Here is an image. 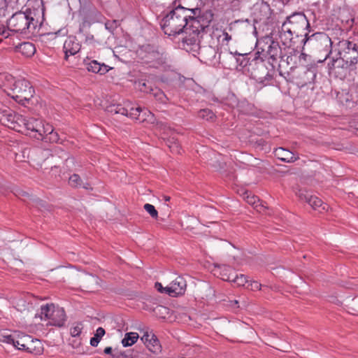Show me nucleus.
Listing matches in <instances>:
<instances>
[{
    "instance_id": "f257e3e1",
    "label": "nucleus",
    "mask_w": 358,
    "mask_h": 358,
    "mask_svg": "<svg viewBox=\"0 0 358 358\" xmlns=\"http://www.w3.org/2000/svg\"><path fill=\"white\" fill-rule=\"evenodd\" d=\"M198 12V8L188 9L181 6H176L162 18L161 28L169 36L184 33L185 36L182 39L184 47L185 45L199 46L206 27L196 18Z\"/></svg>"
},
{
    "instance_id": "f03ea898",
    "label": "nucleus",
    "mask_w": 358,
    "mask_h": 358,
    "mask_svg": "<svg viewBox=\"0 0 358 358\" xmlns=\"http://www.w3.org/2000/svg\"><path fill=\"white\" fill-rule=\"evenodd\" d=\"M310 27L309 22L303 13H294L287 17L286 20L282 23L280 31V38L283 44L292 41L293 36H296Z\"/></svg>"
},
{
    "instance_id": "7ed1b4c3",
    "label": "nucleus",
    "mask_w": 358,
    "mask_h": 358,
    "mask_svg": "<svg viewBox=\"0 0 358 358\" xmlns=\"http://www.w3.org/2000/svg\"><path fill=\"white\" fill-rule=\"evenodd\" d=\"M242 56L244 57V55ZM249 59L243 57L240 64L244 67L248 66V70L250 71L251 77L257 82L266 85L267 83L265 82L271 80L272 76L267 69L264 59L259 55H255L250 62Z\"/></svg>"
},
{
    "instance_id": "20e7f679",
    "label": "nucleus",
    "mask_w": 358,
    "mask_h": 358,
    "mask_svg": "<svg viewBox=\"0 0 358 358\" xmlns=\"http://www.w3.org/2000/svg\"><path fill=\"white\" fill-rule=\"evenodd\" d=\"M140 59L153 67H157L166 63L167 54L159 46L152 44H145L137 51Z\"/></svg>"
},
{
    "instance_id": "39448f33",
    "label": "nucleus",
    "mask_w": 358,
    "mask_h": 358,
    "mask_svg": "<svg viewBox=\"0 0 358 358\" xmlns=\"http://www.w3.org/2000/svg\"><path fill=\"white\" fill-rule=\"evenodd\" d=\"M10 92L8 94L15 101L25 105L33 96L34 90L30 83L25 79L15 80L11 78Z\"/></svg>"
},
{
    "instance_id": "423d86ee",
    "label": "nucleus",
    "mask_w": 358,
    "mask_h": 358,
    "mask_svg": "<svg viewBox=\"0 0 358 358\" xmlns=\"http://www.w3.org/2000/svg\"><path fill=\"white\" fill-rule=\"evenodd\" d=\"M30 14V12H17L13 14L7 22L8 29L12 32L21 34L34 31L36 27V22Z\"/></svg>"
},
{
    "instance_id": "0eeeda50",
    "label": "nucleus",
    "mask_w": 358,
    "mask_h": 358,
    "mask_svg": "<svg viewBox=\"0 0 358 358\" xmlns=\"http://www.w3.org/2000/svg\"><path fill=\"white\" fill-rule=\"evenodd\" d=\"M0 341L13 345L18 350H25L29 352H34L31 348V344L36 343L41 345L38 340L34 341L31 336L18 331H14L12 334L4 332L0 335Z\"/></svg>"
},
{
    "instance_id": "6e6552de",
    "label": "nucleus",
    "mask_w": 358,
    "mask_h": 358,
    "mask_svg": "<svg viewBox=\"0 0 358 358\" xmlns=\"http://www.w3.org/2000/svg\"><path fill=\"white\" fill-rule=\"evenodd\" d=\"M40 317L41 320H48L50 325L59 327H63L66 320L64 308L56 306L53 303L41 306Z\"/></svg>"
},
{
    "instance_id": "1a4fd4ad",
    "label": "nucleus",
    "mask_w": 358,
    "mask_h": 358,
    "mask_svg": "<svg viewBox=\"0 0 358 358\" xmlns=\"http://www.w3.org/2000/svg\"><path fill=\"white\" fill-rule=\"evenodd\" d=\"M304 45H308L315 48L320 52H324L327 53L325 59L331 52V48L332 42L329 36L324 32H317L310 36L307 33L305 34V38L303 39Z\"/></svg>"
},
{
    "instance_id": "9d476101",
    "label": "nucleus",
    "mask_w": 358,
    "mask_h": 358,
    "mask_svg": "<svg viewBox=\"0 0 358 358\" xmlns=\"http://www.w3.org/2000/svg\"><path fill=\"white\" fill-rule=\"evenodd\" d=\"M339 56L344 57L345 61L351 60V63L358 62V40L355 37L342 40L338 43Z\"/></svg>"
},
{
    "instance_id": "9b49d317",
    "label": "nucleus",
    "mask_w": 358,
    "mask_h": 358,
    "mask_svg": "<svg viewBox=\"0 0 358 358\" xmlns=\"http://www.w3.org/2000/svg\"><path fill=\"white\" fill-rule=\"evenodd\" d=\"M296 194L301 201L308 203L314 210H317L320 213L328 210L329 206L327 203L317 196L310 194L306 189H299L296 192Z\"/></svg>"
},
{
    "instance_id": "f8f14e48",
    "label": "nucleus",
    "mask_w": 358,
    "mask_h": 358,
    "mask_svg": "<svg viewBox=\"0 0 358 358\" xmlns=\"http://www.w3.org/2000/svg\"><path fill=\"white\" fill-rule=\"evenodd\" d=\"M44 124L42 121L34 117L27 119L24 131L27 135L39 140L41 138V132L44 129Z\"/></svg>"
},
{
    "instance_id": "ddd939ff",
    "label": "nucleus",
    "mask_w": 358,
    "mask_h": 358,
    "mask_svg": "<svg viewBox=\"0 0 358 358\" xmlns=\"http://www.w3.org/2000/svg\"><path fill=\"white\" fill-rule=\"evenodd\" d=\"M270 44L266 46V48H262V52L257 51L255 55L263 54L264 56L268 55L273 62H277L278 59H281L282 56V49L279 43L269 39Z\"/></svg>"
},
{
    "instance_id": "4468645a",
    "label": "nucleus",
    "mask_w": 358,
    "mask_h": 358,
    "mask_svg": "<svg viewBox=\"0 0 358 358\" xmlns=\"http://www.w3.org/2000/svg\"><path fill=\"white\" fill-rule=\"evenodd\" d=\"M299 55H297V50L292 49L287 55H282L279 61V68L294 70L299 64Z\"/></svg>"
},
{
    "instance_id": "2eb2a0df",
    "label": "nucleus",
    "mask_w": 358,
    "mask_h": 358,
    "mask_svg": "<svg viewBox=\"0 0 358 358\" xmlns=\"http://www.w3.org/2000/svg\"><path fill=\"white\" fill-rule=\"evenodd\" d=\"M81 48L78 40L76 36H70L64 41L63 51L65 54L64 59L68 60L69 56L77 54Z\"/></svg>"
},
{
    "instance_id": "dca6fc26",
    "label": "nucleus",
    "mask_w": 358,
    "mask_h": 358,
    "mask_svg": "<svg viewBox=\"0 0 358 358\" xmlns=\"http://www.w3.org/2000/svg\"><path fill=\"white\" fill-rule=\"evenodd\" d=\"M186 287V280L182 277L178 276L173 280L170 286H169V290H166L167 294L171 296H176L182 294L185 292Z\"/></svg>"
},
{
    "instance_id": "f3484780",
    "label": "nucleus",
    "mask_w": 358,
    "mask_h": 358,
    "mask_svg": "<svg viewBox=\"0 0 358 358\" xmlns=\"http://www.w3.org/2000/svg\"><path fill=\"white\" fill-rule=\"evenodd\" d=\"M84 66L88 71L100 75L106 74L112 69L103 63L101 64L96 60H91L88 58L84 60Z\"/></svg>"
},
{
    "instance_id": "a211bd4d",
    "label": "nucleus",
    "mask_w": 358,
    "mask_h": 358,
    "mask_svg": "<svg viewBox=\"0 0 358 358\" xmlns=\"http://www.w3.org/2000/svg\"><path fill=\"white\" fill-rule=\"evenodd\" d=\"M357 64V63H351V60L350 59L345 61L344 57L340 56L338 58L333 59L331 69L335 73H344L345 75L348 68L353 69V66Z\"/></svg>"
},
{
    "instance_id": "6ab92c4d",
    "label": "nucleus",
    "mask_w": 358,
    "mask_h": 358,
    "mask_svg": "<svg viewBox=\"0 0 358 358\" xmlns=\"http://www.w3.org/2000/svg\"><path fill=\"white\" fill-rule=\"evenodd\" d=\"M39 140L52 143H59V136L58 133L54 131L52 125L46 124L44 127L43 131L41 132V138Z\"/></svg>"
},
{
    "instance_id": "aec40b11",
    "label": "nucleus",
    "mask_w": 358,
    "mask_h": 358,
    "mask_svg": "<svg viewBox=\"0 0 358 358\" xmlns=\"http://www.w3.org/2000/svg\"><path fill=\"white\" fill-rule=\"evenodd\" d=\"M141 340L151 352L157 353L160 351L159 341L155 335L147 332L141 337Z\"/></svg>"
},
{
    "instance_id": "412c9836",
    "label": "nucleus",
    "mask_w": 358,
    "mask_h": 358,
    "mask_svg": "<svg viewBox=\"0 0 358 358\" xmlns=\"http://www.w3.org/2000/svg\"><path fill=\"white\" fill-rule=\"evenodd\" d=\"M17 113L9 108L0 109V123L10 128L12 123L15 121Z\"/></svg>"
},
{
    "instance_id": "4be33fe9",
    "label": "nucleus",
    "mask_w": 358,
    "mask_h": 358,
    "mask_svg": "<svg viewBox=\"0 0 358 358\" xmlns=\"http://www.w3.org/2000/svg\"><path fill=\"white\" fill-rule=\"evenodd\" d=\"M100 279L93 275H87L82 280V287L85 289V291L93 292L96 290V289L99 286Z\"/></svg>"
},
{
    "instance_id": "5701e85b",
    "label": "nucleus",
    "mask_w": 358,
    "mask_h": 358,
    "mask_svg": "<svg viewBox=\"0 0 358 358\" xmlns=\"http://www.w3.org/2000/svg\"><path fill=\"white\" fill-rule=\"evenodd\" d=\"M275 155L280 160L287 163H293L299 159V157H295L293 152L282 148L275 149Z\"/></svg>"
},
{
    "instance_id": "b1692460",
    "label": "nucleus",
    "mask_w": 358,
    "mask_h": 358,
    "mask_svg": "<svg viewBox=\"0 0 358 358\" xmlns=\"http://www.w3.org/2000/svg\"><path fill=\"white\" fill-rule=\"evenodd\" d=\"M129 106H130L129 103H125L124 106L120 103H112L106 107V110L108 113L114 115L120 114L125 116L129 111Z\"/></svg>"
},
{
    "instance_id": "393cba45",
    "label": "nucleus",
    "mask_w": 358,
    "mask_h": 358,
    "mask_svg": "<svg viewBox=\"0 0 358 358\" xmlns=\"http://www.w3.org/2000/svg\"><path fill=\"white\" fill-rule=\"evenodd\" d=\"M18 51L23 55L29 57L34 55L36 48L34 45L30 42H24L17 46Z\"/></svg>"
},
{
    "instance_id": "a878e982",
    "label": "nucleus",
    "mask_w": 358,
    "mask_h": 358,
    "mask_svg": "<svg viewBox=\"0 0 358 358\" xmlns=\"http://www.w3.org/2000/svg\"><path fill=\"white\" fill-rule=\"evenodd\" d=\"M27 119L21 115L17 114L15 121L12 123L10 129L19 132H24Z\"/></svg>"
},
{
    "instance_id": "bb28decb",
    "label": "nucleus",
    "mask_w": 358,
    "mask_h": 358,
    "mask_svg": "<svg viewBox=\"0 0 358 358\" xmlns=\"http://www.w3.org/2000/svg\"><path fill=\"white\" fill-rule=\"evenodd\" d=\"M138 337V334L136 332L127 333L122 340V343L124 347L131 346L137 341Z\"/></svg>"
},
{
    "instance_id": "cd10ccee",
    "label": "nucleus",
    "mask_w": 358,
    "mask_h": 358,
    "mask_svg": "<svg viewBox=\"0 0 358 358\" xmlns=\"http://www.w3.org/2000/svg\"><path fill=\"white\" fill-rule=\"evenodd\" d=\"M17 196H19L20 199H22V197H27L29 201H31L33 202V206H36V207H43L44 206V202L41 200V199H33L31 197V196L25 192H19V194L17 195ZM24 201L25 202H27L28 204H30L29 201H27L26 199H23Z\"/></svg>"
},
{
    "instance_id": "c85d7f7f",
    "label": "nucleus",
    "mask_w": 358,
    "mask_h": 358,
    "mask_svg": "<svg viewBox=\"0 0 358 358\" xmlns=\"http://www.w3.org/2000/svg\"><path fill=\"white\" fill-rule=\"evenodd\" d=\"M345 306L349 313L355 315H358V296L348 300Z\"/></svg>"
},
{
    "instance_id": "c756f323",
    "label": "nucleus",
    "mask_w": 358,
    "mask_h": 358,
    "mask_svg": "<svg viewBox=\"0 0 358 358\" xmlns=\"http://www.w3.org/2000/svg\"><path fill=\"white\" fill-rule=\"evenodd\" d=\"M141 112L142 109L141 107L134 108L130 105V106H129V111L127 112V114L125 115V116L143 122L145 120V118L141 119L140 117Z\"/></svg>"
},
{
    "instance_id": "7c9ffc66",
    "label": "nucleus",
    "mask_w": 358,
    "mask_h": 358,
    "mask_svg": "<svg viewBox=\"0 0 358 358\" xmlns=\"http://www.w3.org/2000/svg\"><path fill=\"white\" fill-rule=\"evenodd\" d=\"M151 93L153 96L161 103H166L167 98L165 94L159 88L153 87V88H150Z\"/></svg>"
},
{
    "instance_id": "2f4dec72",
    "label": "nucleus",
    "mask_w": 358,
    "mask_h": 358,
    "mask_svg": "<svg viewBox=\"0 0 358 358\" xmlns=\"http://www.w3.org/2000/svg\"><path fill=\"white\" fill-rule=\"evenodd\" d=\"M104 334V329L102 327H99L96 331L94 336L90 339V345L93 347L97 346Z\"/></svg>"
},
{
    "instance_id": "473e14b6",
    "label": "nucleus",
    "mask_w": 358,
    "mask_h": 358,
    "mask_svg": "<svg viewBox=\"0 0 358 358\" xmlns=\"http://www.w3.org/2000/svg\"><path fill=\"white\" fill-rule=\"evenodd\" d=\"M69 184L75 188L81 187L83 185V180L80 176L78 174H73L69 179Z\"/></svg>"
},
{
    "instance_id": "72a5a7b5",
    "label": "nucleus",
    "mask_w": 358,
    "mask_h": 358,
    "mask_svg": "<svg viewBox=\"0 0 358 358\" xmlns=\"http://www.w3.org/2000/svg\"><path fill=\"white\" fill-rule=\"evenodd\" d=\"M199 117L206 120H213L215 117V114L210 109L200 110L198 114Z\"/></svg>"
},
{
    "instance_id": "f704fd0d",
    "label": "nucleus",
    "mask_w": 358,
    "mask_h": 358,
    "mask_svg": "<svg viewBox=\"0 0 358 358\" xmlns=\"http://www.w3.org/2000/svg\"><path fill=\"white\" fill-rule=\"evenodd\" d=\"M229 271H233V269L230 266H223L222 267H218L217 269H215V275L219 274V276L222 280V277H227Z\"/></svg>"
},
{
    "instance_id": "c9c22d12",
    "label": "nucleus",
    "mask_w": 358,
    "mask_h": 358,
    "mask_svg": "<svg viewBox=\"0 0 358 358\" xmlns=\"http://www.w3.org/2000/svg\"><path fill=\"white\" fill-rule=\"evenodd\" d=\"M83 329V324L82 322H76L73 324V326L70 329V334L73 337L79 336Z\"/></svg>"
},
{
    "instance_id": "e433bc0d",
    "label": "nucleus",
    "mask_w": 358,
    "mask_h": 358,
    "mask_svg": "<svg viewBox=\"0 0 358 358\" xmlns=\"http://www.w3.org/2000/svg\"><path fill=\"white\" fill-rule=\"evenodd\" d=\"M113 358H133L132 352L129 350L120 351L115 350L112 354Z\"/></svg>"
},
{
    "instance_id": "4c0bfd02",
    "label": "nucleus",
    "mask_w": 358,
    "mask_h": 358,
    "mask_svg": "<svg viewBox=\"0 0 358 358\" xmlns=\"http://www.w3.org/2000/svg\"><path fill=\"white\" fill-rule=\"evenodd\" d=\"M150 88H153L152 83L150 82H145V81H139L138 82V89L143 92L145 93H151Z\"/></svg>"
},
{
    "instance_id": "58836bf2",
    "label": "nucleus",
    "mask_w": 358,
    "mask_h": 358,
    "mask_svg": "<svg viewBox=\"0 0 358 358\" xmlns=\"http://www.w3.org/2000/svg\"><path fill=\"white\" fill-rule=\"evenodd\" d=\"M167 145L169 146V148H170V150L172 152H176V153L180 152L179 144L176 141H175V139L173 138L168 140Z\"/></svg>"
},
{
    "instance_id": "ea45409f",
    "label": "nucleus",
    "mask_w": 358,
    "mask_h": 358,
    "mask_svg": "<svg viewBox=\"0 0 358 358\" xmlns=\"http://www.w3.org/2000/svg\"><path fill=\"white\" fill-rule=\"evenodd\" d=\"M143 208L152 218L157 219L158 217V212L153 205L145 203Z\"/></svg>"
},
{
    "instance_id": "a19ab883",
    "label": "nucleus",
    "mask_w": 358,
    "mask_h": 358,
    "mask_svg": "<svg viewBox=\"0 0 358 358\" xmlns=\"http://www.w3.org/2000/svg\"><path fill=\"white\" fill-rule=\"evenodd\" d=\"M244 199L250 205L255 206L257 201H259V199L254 195H249L248 192L244 193Z\"/></svg>"
},
{
    "instance_id": "79ce46f5",
    "label": "nucleus",
    "mask_w": 358,
    "mask_h": 358,
    "mask_svg": "<svg viewBox=\"0 0 358 358\" xmlns=\"http://www.w3.org/2000/svg\"><path fill=\"white\" fill-rule=\"evenodd\" d=\"M247 282L248 280L244 275L241 274L240 275H236L234 283L237 284L238 286H243Z\"/></svg>"
},
{
    "instance_id": "37998d69",
    "label": "nucleus",
    "mask_w": 358,
    "mask_h": 358,
    "mask_svg": "<svg viewBox=\"0 0 358 358\" xmlns=\"http://www.w3.org/2000/svg\"><path fill=\"white\" fill-rule=\"evenodd\" d=\"M236 275H237V274H236L235 272H234V271H229V275H227V277L226 278L222 277V280L225 281L235 282Z\"/></svg>"
},
{
    "instance_id": "c03bdc74",
    "label": "nucleus",
    "mask_w": 358,
    "mask_h": 358,
    "mask_svg": "<svg viewBox=\"0 0 358 358\" xmlns=\"http://www.w3.org/2000/svg\"><path fill=\"white\" fill-rule=\"evenodd\" d=\"M155 287L156 288V289L161 292V293H166L167 294V291L166 290H169V287H164L162 286V285L160 283V282H155Z\"/></svg>"
},
{
    "instance_id": "a18cd8bd",
    "label": "nucleus",
    "mask_w": 358,
    "mask_h": 358,
    "mask_svg": "<svg viewBox=\"0 0 358 358\" xmlns=\"http://www.w3.org/2000/svg\"><path fill=\"white\" fill-rule=\"evenodd\" d=\"M297 55H299V64L304 65V62L306 61V58L308 57V55L303 52H299L297 51Z\"/></svg>"
},
{
    "instance_id": "49530a36",
    "label": "nucleus",
    "mask_w": 358,
    "mask_h": 358,
    "mask_svg": "<svg viewBox=\"0 0 358 358\" xmlns=\"http://www.w3.org/2000/svg\"><path fill=\"white\" fill-rule=\"evenodd\" d=\"M155 311L156 313L159 312V313L162 314V315H165V314H167L168 312H169V310L165 306H158L156 307V308L155 309Z\"/></svg>"
},
{
    "instance_id": "de8ad7c7",
    "label": "nucleus",
    "mask_w": 358,
    "mask_h": 358,
    "mask_svg": "<svg viewBox=\"0 0 358 358\" xmlns=\"http://www.w3.org/2000/svg\"><path fill=\"white\" fill-rule=\"evenodd\" d=\"M74 162H75V159L73 157H68L65 160V164H66V166L69 168V169H71V165H73L74 164Z\"/></svg>"
},
{
    "instance_id": "09e8293b",
    "label": "nucleus",
    "mask_w": 358,
    "mask_h": 358,
    "mask_svg": "<svg viewBox=\"0 0 358 358\" xmlns=\"http://www.w3.org/2000/svg\"><path fill=\"white\" fill-rule=\"evenodd\" d=\"M261 284H259L258 282L254 281L250 284V289L252 290H259L261 289Z\"/></svg>"
},
{
    "instance_id": "8fccbe9b",
    "label": "nucleus",
    "mask_w": 358,
    "mask_h": 358,
    "mask_svg": "<svg viewBox=\"0 0 358 358\" xmlns=\"http://www.w3.org/2000/svg\"><path fill=\"white\" fill-rule=\"evenodd\" d=\"M38 151L41 154V155L43 157H46L45 159H47L48 158L49 155H52L50 153V151H48V150H38Z\"/></svg>"
},
{
    "instance_id": "3c124183",
    "label": "nucleus",
    "mask_w": 358,
    "mask_h": 358,
    "mask_svg": "<svg viewBox=\"0 0 358 358\" xmlns=\"http://www.w3.org/2000/svg\"><path fill=\"white\" fill-rule=\"evenodd\" d=\"M104 353L107 354V355H112V354H113L112 348L111 347H106L104 349Z\"/></svg>"
},
{
    "instance_id": "603ef678",
    "label": "nucleus",
    "mask_w": 358,
    "mask_h": 358,
    "mask_svg": "<svg viewBox=\"0 0 358 358\" xmlns=\"http://www.w3.org/2000/svg\"><path fill=\"white\" fill-rule=\"evenodd\" d=\"M81 187H83L84 189H92V187H90L89 183H83V185L81 186Z\"/></svg>"
},
{
    "instance_id": "864d4df0",
    "label": "nucleus",
    "mask_w": 358,
    "mask_h": 358,
    "mask_svg": "<svg viewBox=\"0 0 358 358\" xmlns=\"http://www.w3.org/2000/svg\"><path fill=\"white\" fill-rule=\"evenodd\" d=\"M34 350L36 351L35 352L36 354H40L41 352V351H42L41 347H36V346H35V348H34Z\"/></svg>"
},
{
    "instance_id": "5fc2aeb1",
    "label": "nucleus",
    "mask_w": 358,
    "mask_h": 358,
    "mask_svg": "<svg viewBox=\"0 0 358 358\" xmlns=\"http://www.w3.org/2000/svg\"><path fill=\"white\" fill-rule=\"evenodd\" d=\"M17 306H18L17 310H20V311L25 310L26 309L29 310V306H31V305L28 304V307H27V308H23V309H22V308H20V305L19 303H17Z\"/></svg>"
},
{
    "instance_id": "6e6d98bb",
    "label": "nucleus",
    "mask_w": 358,
    "mask_h": 358,
    "mask_svg": "<svg viewBox=\"0 0 358 358\" xmlns=\"http://www.w3.org/2000/svg\"><path fill=\"white\" fill-rule=\"evenodd\" d=\"M224 36H225V39H226L227 41H229V40H230V39H231V36H230V35H229V34H228V33L225 32V33H224Z\"/></svg>"
},
{
    "instance_id": "4d7b16f0",
    "label": "nucleus",
    "mask_w": 358,
    "mask_h": 358,
    "mask_svg": "<svg viewBox=\"0 0 358 358\" xmlns=\"http://www.w3.org/2000/svg\"><path fill=\"white\" fill-rule=\"evenodd\" d=\"M163 199H164L165 201H170L171 197L169 196H166V195H164Z\"/></svg>"
},
{
    "instance_id": "13d9d810",
    "label": "nucleus",
    "mask_w": 358,
    "mask_h": 358,
    "mask_svg": "<svg viewBox=\"0 0 358 358\" xmlns=\"http://www.w3.org/2000/svg\"><path fill=\"white\" fill-rule=\"evenodd\" d=\"M238 301H236V300H234V301H233V305H232V306H234V305H236V304H238Z\"/></svg>"
},
{
    "instance_id": "bf43d9fd",
    "label": "nucleus",
    "mask_w": 358,
    "mask_h": 358,
    "mask_svg": "<svg viewBox=\"0 0 358 358\" xmlns=\"http://www.w3.org/2000/svg\"><path fill=\"white\" fill-rule=\"evenodd\" d=\"M311 73H312V74H313V77H315V73L313 71H312Z\"/></svg>"
},
{
    "instance_id": "052dcab7",
    "label": "nucleus",
    "mask_w": 358,
    "mask_h": 358,
    "mask_svg": "<svg viewBox=\"0 0 358 358\" xmlns=\"http://www.w3.org/2000/svg\"><path fill=\"white\" fill-rule=\"evenodd\" d=\"M357 130H358V128H357Z\"/></svg>"
}]
</instances>
